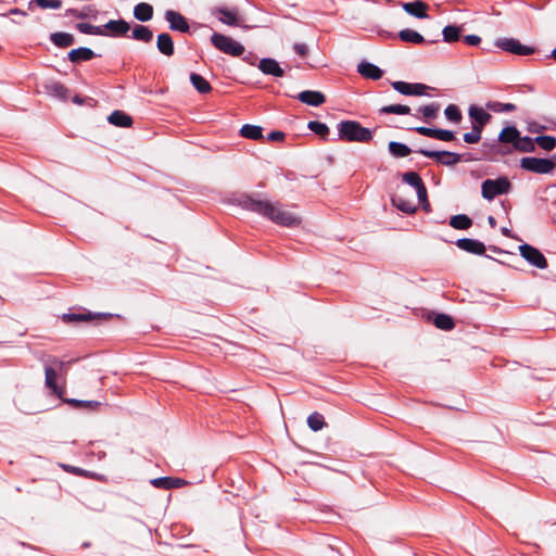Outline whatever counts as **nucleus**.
Wrapping results in <instances>:
<instances>
[{
    "mask_svg": "<svg viewBox=\"0 0 556 556\" xmlns=\"http://www.w3.org/2000/svg\"><path fill=\"white\" fill-rule=\"evenodd\" d=\"M238 204L242 208L266 217L282 227H295L301 223L299 216L285 210L279 203H271L250 194H242L238 199Z\"/></svg>",
    "mask_w": 556,
    "mask_h": 556,
    "instance_id": "1",
    "label": "nucleus"
},
{
    "mask_svg": "<svg viewBox=\"0 0 556 556\" xmlns=\"http://www.w3.org/2000/svg\"><path fill=\"white\" fill-rule=\"evenodd\" d=\"M337 128L340 140L365 143L372 139V131L356 121H341Z\"/></svg>",
    "mask_w": 556,
    "mask_h": 556,
    "instance_id": "2",
    "label": "nucleus"
},
{
    "mask_svg": "<svg viewBox=\"0 0 556 556\" xmlns=\"http://www.w3.org/2000/svg\"><path fill=\"white\" fill-rule=\"evenodd\" d=\"M520 167L533 174H551L556 167V157L525 156L520 160Z\"/></svg>",
    "mask_w": 556,
    "mask_h": 556,
    "instance_id": "3",
    "label": "nucleus"
},
{
    "mask_svg": "<svg viewBox=\"0 0 556 556\" xmlns=\"http://www.w3.org/2000/svg\"><path fill=\"white\" fill-rule=\"evenodd\" d=\"M211 42L217 50L231 56H240L244 53V47L240 42L219 33H213Z\"/></svg>",
    "mask_w": 556,
    "mask_h": 556,
    "instance_id": "4",
    "label": "nucleus"
},
{
    "mask_svg": "<svg viewBox=\"0 0 556 556\" xmlns=\"http://www.w3.org/2000/svg\"><path fill=\"white\" fill-rule=\"evenodd\" d=\"M510 188V181L504 176L496 179H485L481 185V194L485 200L491 201L497 195L507 193Z\"/></svg>",
    "mask_w": 556,
    "mask_h": 556,
    "instance_id": "5",
    "label": "nucleus"
},
{
    "mask_svg": "<svg viewBox=\"0 0 556 556\" xmlns=\"http://www.w3.org/2000/svg\"><path fill=\"white\" fill-rule=\"evenodd\" d=\"M494 45L503 51L517 55H530L534 52L533 47L525 46L515 38H498L495 40Z\"/></svg>",
    "mask_w": 556,
    "mask_h": 556,
    "instance_id": "6",
    "label": "nucleus"
},
{
    "mask_svg": "<svg viewBox=\"0 0 556 556\" xmlns=\"http://www.w3.org/2000/svg\"><path fill=\"white\" fill-rule=\"evenodd\" d=\"M519 252L520 255L532 266L540 269H545L547 267V261L539 249L528 243H523L519 245Z\"/></svg>",
    "mask_w": 556,
    "mask_h": 556,
    "instance_id": "7",
    "label": "nucleus"
},
{
    "mask_svg": "<svg viewBox=\"0 0 556 556\" xmlns=\"http://www.w3.org/2000/svg\"><path fill=\"white\" fill-rule=\"evenodd\" d=\"M410 129L421 136H426V137L445 141V142H448V141H452L455 139V132L453 130H448V129L430 128V127H426V126H418V127H414Z\"/></svg>",
    "mask_w": 556,
    "mask_h": 556,
    "instance_id": "8",
    "label": "nucleus"
},
{
    "mask_svg": "<svg viewBox=\"0 0 556 556\" xmlns=\"http://www.w3.org/2000/svg\"><path fill=\"white\" fill-rule=\"evenodd\" d=\"M165 20L169 24V29L180 33H189L190 26L185 16L174 10H167L164 14Z\"/></svg>",
    "mask_w": 556,
    "mask_h": 556,
    "instance_id": "9",
    "label": "nucleus"
},
{
    "mask_svg": "<svg viewBox=\"0 0 556 556\" xmlns=\"http://www.w3.org/2000/svg\"><path fill=\"white\" fill-rule=\"evenodd\" d=\"M455 244L463 251L475 254V255H483L485 252V245L483 242L471 239V238H460Z\"/></svg>",
    "mask_w": 556,
    "mask_h": 556,
    "instance_id": "10",
    "label": "nucleus"
},
{
    "mask_svg": "<svg viewBox=\"0 0 556 556\" xmlns=\"http://www.w3.org/2000/svg\"><path fill=\"white\" fill-rule=\"evenodd\" d=\"M257 66H258V70L264 75H269V76H274V77H282L285 75L283 68L273 58L261 59Z\"/></svg>",
    "mask_w": 556,
    "mask_h": 556,
    "instance_id": "11",
    "label": "nucleus"
},
{
    "mask_svg": "<svg viewBox=\"0 0 556 556\" xmlns=\"http://www.w3.org/2000/svg\"><path fill=\"white\" fill-rule=\"evenodd\" d=\"M402 8L407 14H409L416 18L424 20V18L429 17V15L427 14L428 4L422 0H415L413 2H404L402 4Z\"/></svg>",
    "mask_w": 556,
    "mask_h": 556,
    "instance_id": "12",
    "label": "nucleus"
},
{
    "mask_svg": "<svg viewBox=\"0 0 556 556\" xmlns=\"http://www.w3.org/2000/svg\"><path fill=\"white\" fill-rule=\"evenodd\" d=\"M298 100L311 106H319L326 102L323 92L316 90H304L298 94Z\"/></svg>",
    "mask_w": 556,
    "mask_h": 556,
    "instance_id": "13",
    "label": "nucleus"
},
{
    "mask_svg": "<svg viewBox=\"0 0 556 556\" xmlns=\"http://www.w3.org/2000/svg\"><path fill=\"white\" fill-rule=\"evenodd\" d=\"M150 482L154 488L163 490L178 489L187 484V481L184 479L173 477H159L152 479Z\"/></svg>",
    "mask_w": 556,
    "mask_h": 556,
    "instance_id": "14",
    "label": "nucleus"
},
{
    "mask_svg": "<svg viewBox=\"0 0 556 556\" xmlns=\"http://www.w3.org/2000/svg\"><path fill=\"white\" fill-rule=\"evenodd\" d=\"M357 72L365 78L378 80L382 77L383 71L374 63L362 61L357 65Z\"/></svg>",
    "mask_w": 556,
    "mask_h": 556,
    "instance_id": "15",
    "label": "nucleus"
},
{
    "mask_svg": "<svg viewBox=\"0 0 556 556\" xmlns=\"http://www.w3.org/2000/svg\"><path fill=\"white\" fill-rule=\"evenodd\" d=\"M519 129L515 125L505 126L498 134L497 142L503 144H510L515 149V144L519 139Z\"/></svg>",
    "mask_w": 556,
    "mask_h": 556,
    "instance_id": "16",
    "label": "nucleus"
},
{
    "mask_svg": "<svg viewBox=\"0 0 556 556\" xmlns=\"http://www.w3.org/2000/svg\"><path fill=\"white\" fill-rule=\"evenodd\" d=\"M104 31L109 30L112 37L124 36L130 29V25L123 18L119 20H110L105 25H103Z\"/></svg>",
    "mask_w": 556,
    "mask_h": 556,
    "instance_id": "17",
    "label": "nucleus"
},
{
    "mask_svg": "<svg viewBox=\"0 0 556 556\" xmlns=\"http://www.w3.org/2000/svg\"><path fill=\"white\" fill-rule=\"evenodd\" d=\"M156 48L165 56H172L175 52L174 41L169 34L161 33L156 38Z\"/></svg>",
    "mask_w": 556,
    "mask_h": 556,
    "instance_id": "18",
    "label": "nucleus"
},
{
    "mask_svg": "<svg viewBox=\"0 0 556 556\" xmlns=\"http://www.w3.org/2000/svg\"><path fill=\"white\" fill-rule=\"evenodd\" d=\"M468 115L471 119V123L482 126H485L492 118V115L488 113L483 108L475 104L469 106Z\"/></svg>",
    "mask_w": 556,
    "mask_h": 556,
    "instance_id": "19",
    "label": "nucleus"
},
{
    "mask_svg": "<svg viewBox=\"0 0 556 556\" xmlns=\"http://www.w3.org/2000/svg\"><path fill=\"white\" fill-rule=\"evenodd\" d=\"M111 314H92L90 312L87 313H66L62 315V320L67 324L80 323V321H90L96 317H110Z\"/></svg>",
    "mask_w": 556,
    "mask_h": 556,
    "instance_id": "20",
    "label": "nucleus"
},
{
    "mask_svg": "<svg viewBox=\"0 0 556 556\" xmlns=\"http://www.w3.org/2000/svg\"><path fill=\"white\" fill-rule=\"evenodd\" d=\"M212 14H219V21L228 26H237L238 25V16L236 10H229L224 7H215L212 9Z\"/></svg>",
    "mask_w": 556,
    "mask_h": 556,
    "instance_id": "21",
    "label": "nucleus"
},
{
    "mask_svg": "<svg viewBox=\"0 0 556 556\" xmlns=\"http://www.w3.org/2000/svg\"><path fill=\"white\" fill-rule=\"evenodd\" d=\"M96 56L92 49L87 47H79L68 52L67 59L72 63H79L81 61H89Z\"/></svg>",
    "mask_w": 556,
    "mask_h": 556,
    "instance_id": "22",
    "label": "nucleus"
},
{
    "mask_svg": "<svg viewBox=\"0 0 556 556\" xmlns=\"http://www.w3.org/2000/svg\"><path fill=\"white\" fill-rule=\"evenodd\" d=\"M46 92L59 100L65 101L68 98V89L59 81H49L45 85Z\"/></svg>",
    "mask_w": 556,
    "mask_h": 556,
    "instance_id": "23",
    "label": "nucleus"
},
{
    "mask_svg": "<svg viewBox=\"0 0 556 556\" xmlns=\"http://www.w3.org/2000/svg\"><path fill=\"white\" fill-rule=\"evenodd\" d=\"M108 122L117 127H130L132 118L124 111L116 110L108 116Z\"/></svg>",
    "mask_w": 556,
    "mask_h": 556,
    "instance_id": "24",
    "label": "nucleus"
},
{
    "mask_svg": "<svg viewBox=\"0 0 556 556\" xmlns=\"http://www.w3.org/2000/svg\"><path fill=\"white\" fill-rule=\"evenodd\" d=\"M134 16L139 22H149L153 17V7L147 2H140L134 8Z\"/></svg>",
    "mask_w": 556,
    "mask_h": 556,
    "instance_id": "25",
    "label": "nucleus"
},
{
    "mask_svg": "<svg viewBox=\"0 0 556 556\" xmlns=\"http://www.w3.org/2000/svg\"><path fill=\"white\" fill-rule=\"evenodd\" d=\"M50 41L58 48H67L74 43L75 38L70 33L56 31L50 35Z\"/></svg>",
    "mask_w": 556,
    "mask_h": 556,
    "instance_id": "26",
    "label": "nucleus"
},
{
    "mask_svg": "<svg viewBox=\"0 0 556 556\" xmlns=\"http://www.w3.org/2000/svg\"><path fill=\"white\" fill-rule=\"evenodd\" d=\"M131 38L148 43L153 39V33L148 26L137 24L132 28Z\"/></svg>",
    "mask_w": 556,
    "mask_h": 556,
    "instance_id": "27",
    "label": "nucleus"
},
{
    "mask_svg": "<svg viewBox=\"0 0 556 556\" xmlns=\"http://www.w3.org/2000/svg\"><path fill=\"white\" fill-rule=\"evenodd\" d=\"M462 31H463L462 25H455V24L446 25L442 29L443 41L451 43V42H455V41L459 40Z\"/></svg>",
    "mask_w": 556,
    "mask_h": 556,
    "instance_id": "28",
    "label": "nucleus"
},
{
    "mask_svg": "<svg viewBox=\"0 0 556 556\" xmlns=\"http://www.w3.org/2000/svg\"><path fill=\"white\" fill-rule=\"evenodd\" d=\"M399 38L404 42H410L415 45H421L426 42V39L421 34L410 28L400 30Z\"/></svg>",
    "mask_w": 556,
    "mask_h": 556,
    "instance_id": "29",
    "label": "nucleus"
},
{
    "mask_svg": "<svg viewBox=\"0 0 556 556\" xmlns=\"http://www.w3.org/2000/svg\"><path fill=\"white\" fill-rule=\"evenodd\" d=\"M515 151L523 152V153H531L535 151V138H531L529 136H521V132L519 134V139L517 140V143L515 144Z\"/></svg>",
    "mask_w": 556,
    "mask_h": 556,
    "instance_id": "30",
    "label": "nucleus"
},
{
    "mask_svg": "<svg viewBox=\"0 0 556 556\" xmlns=\"http://www.w3.org/2000/svg\"><path fill=\"white\" fill-rule=\"evenodd\" d=\"M46 386L52 391L53 394L61 396L62 391L56 384V370L52 367H45Z\"/></svg>",
    "mask_w": 556,
    "mask_h": 556,
    "instance_id": "31",
    "label": "nucleus"
},
{
    "mask_svg": "<svg viewBox=\"0 0 556 556\" xmlns=\"http://www.w3.org/2000/svg\"><path fill=\"white\" fill-rule=\"evenodd\" d=\"M240 135L244 138L258 140L263 138V128L257 125L244 124L240 128Z\"/></svg>",
    "mask_w": 556,
    "mask_h": 556,
    "instance_id": "32",
    "label": "nucleus"
},
{
    "mask_svg": "<svg viewBox=\"0 0 556 556\" xmlns=\"http://www.w3.org/2000/svg\"><path fill=\"white\" fill-rule=\"evenodd\" d=\"M472 225V219L466 214H457L451 217L450 226L457 230H466Z\"/></svg>",
    "mask_w": 556,
    "mask_h": 556,
    "instance_id": "33",
    "label": "nucleus"
},
{
    "mask_svg": "<svg viewBox=\"0 0 556 556\" xmlns=\"http://www.w3.org/2000/svg\"><path fill=\"white\" fill-rule=\"evenodd\" d=\"M190 81L195 90L200 93H207L212 90L210 83L200 74L191 73Z\"/></svg>",
    "mask_w": 556,
    "mask_h": 556,
    "instance_id": "34",
    "label": "nucleus"
},
{
    "mask_svg": "<svg viewBox=\"0 0 556 556\" xmlns=\"http://www.w3.org/2000/svg\"><path fill=\"white\" fill-rule=\"evenodd\" d=\"M388 148L389 152L395 157H406L412 153L408 146L397 141H390Z\"/></svg>",
    "mask_w": 556,
    "mask_h": 556,
    "instance_id": "35",
    "label": "nucleus"
},
{
    "mask_svg": "<svg viewBox=\"0 0 556 556\" xmlns=\"http://www.w3.org/2000/svg\"><path fill=\"white\" fill-rule=\"evenodd\" d=\"M433 324L437 328L445 331L452 330L455 327L453 318L444 313L437 314L433 319Z\"/></svg>",
    "mask_w": 556,
    "mask_h": 556,
    "instance_id": "36",
    "label": "nucleus"
},
{
    "mask_svg": "<svg viewBox=\"0 0 556 556\" xmlns=\"http://www.w3.org/2000/svg\"><path fill=\"white\" fill-rule=\"evenodd\" d=\"M76 28L86 35H97V36H108L109 34L104 31L103 26H96L89 23H78L76 24Z\"/></svg>",
    "mask_w": 556,
    "mask_h": 556,
    "instance_id": "37",
    "label": "nucleus"
},
{
    "mask_svg": "<svg viewBox=\"0 0 556 556\" xmlns=\"http://www.w3.org/2000/svg\"><path fill=\"white\" fill-rule=\"evenodd\" d=\"M392 204L397 210H400L401 212L406 213V214H412V213L416 212V205L413 202L406 201L399 195H394L392 198Z\"/></svg>",
    "mask_w": 556,
    "mask_h": 556,
    "instance_id": "38",
    "label": "nucleus"
},
{
    "mask_svg": "<svg viewBox=\"0 0 556 556\" xmlns=\"http://www.w3.org/2000/svg\"><path fill=\"white\" fill-rule=\"evenodd\" d=\"M380 114H397L406 115L410 113V108L404 104H390L384 105L379 110Z\"/></svg>",
    "mask_w": 556,
    "mask_h": 556,
    "instance_id": "39",
    "label": "nucleus"
},
{
    "mask_svg": "<svg viewBox=\"0 0 556 556\" xmlns=\"http://www.w3.org/2000/svg\"><path fill=\"white\" fill-rule=\"evenodd\" d=\"M486 108L495 113H510L517 109L514 103H502L497 101L488 102Z\"/></svg>",
    "mask_w": 556,
    "mask_h": 556,
    "instance_id": "40",
    "label": "nucleus"
},
{
    "mask_svg": "<svg viewBox=\"0 0 556 556\" xmlns=\"http://www.w3.org/2000/svg\"><path fill=\"white\" fill-rule=\"evenodd\" d=\"M535 144L544 151H553L556 148V138L549 135L535 137Z\"/></svg>",
    "mask_w": 556,
    "mask_h": 556,
    "instance_id": "41",
    "label": "nucleus"
},
{
    "mask_svg": "<svg viewBox=\"0 0 556 556\" xmlns=\"http://www.w3.org/2000/svg\"><path fill=\"white\" fill-rule=\"evenodd\" d=\"M307 426L314 432L319 431L325 426V418L321 414L314 412L307 417Z\"/></svg>",
    "mask_w": 556,
    "mask_h": 556,
    "instance_id": "42",
    "label": "nucleus"
},
{
    "mask_svg": "<svg viewBox=\"0 0 556 556\" xmlns=\"http://www.w3.org/2000/svg\"><path fill=\"white\" fill-rule=\"evenodd\" d=\"M445 117L455 124L459 123L462 121V112L459 108L455 104H450L444 110Z\"/></svg>",
    "mask_w": 556,
    "mask_h": 556,
    "instance_id": "43",
    "label": "nucleus"
},
{
    "mask_svg": "<svg viewBox=\"0 0 556 556\" xmlns=\"http://www.w3.org/2000/svg\"><path fill=\"white\" fill-rule=\"evenodd\" d=\"M439 111H440V104L437 102H432L428 105L419 108V112L427 119L435 118L438 116Z\"/></svg>",
    "mask_w": 556,
    "mask_h": 556,
    "instance_id": "44",
    "label": "nucleus"
},
{
    "mask_svg": "<svg viewBox=\"0 0 556 556\" xmlns=\"http://www.w3.org/2000/svg\"><path fill=\"white\" fill-rule=\"evenodd\" d=\"M402 180L414 189L424 182L420 175L413 170L404 173L402 175Z\"/></svg>",
    "mask_w": 556,
    "mask_h": 556,
    "instance_id": "45",
    "label": "nucleus"
},
{
    "mask_svg": "<svg viewBox=\"0 0 556 556\" xmlns=\"http://www.w3.org/2000/svg\"><path fill=\"white\" fill-rule=\"evenodd\" d=\"M307 128L316 135L325 138L329 134V128L325 123L318 121H309Z\"/></svg>",
    "mask_w": 556,
    "mask_h": 556,
    "instance_id": "46",
    "label": "nucleus"
},
{
    "mask_svg": "<svg viewBox=\"0 0 556 556\" xmlns=\"http://www.w3.org/2000/svg\"><path fill=\"white\" fill-rule=\"evenodd\" d=\"M66 402L75 407H86L88 409H96L101 405L98 401H84L77 399H68Z\"/></svg>",
    "mask_w": 556,
    "mask_h": 556,
    "instance_id": "47",
    "label": "nucleus"
},
{
    "mask_svg": "<svg viewBox=\"0 0 556 556\" xmlns=\"http://www.w3.org/2000/svg\"><path fill=\"white\" fill-rule=\"evenodd\" d=\"M415 190H416L418 201L422 204V208L425 211H429L430 204L428 201L427 188H426L425 184L421 182V185H419Z\"/></svg>",
    "mask_w": 556,
    "mask_h": 556,
    "instance_id": "48",
    "label": "nucleus"
},
{
    "mask_svg": "<svg viewBox=\"0 0 556 556\" xmlns=\"http://www.w3.org/2000/svg\"><path fill=\"white\" fill-rule=\"evenodd\" d=\"M491 149L502 156L508 155L514 151L513 146L500 143L497 140L491 144Z\"/></svg>",
    "mask_w": 556,
    "mask_h": 556,
    "instance_id": "49",
    "label": "nucleus"
},
{
    "mask_svg": "<svg viewBox=\"0 0 556 556\" xmlns=\"http://www.w3.org/2000/svg\"><path fill=\"white\" fill-rule=\"evenodd\" d=\"M462 161V155L456 152L445 151V155L443 161H441L442 165L453 166Z\"/></svg>",
    "mask_w": 556,
    "mask_h": 556,
    "instance_id": "50",
    "label": "nucleus"
},
{
    "mask_svg": "<svg viewBox=\"0 0 556 556\" xmlns=\"http://www.w3.org/2000/svg\"><path fill=\"white\" fill-rule=\"evenodd\" d=\"M392 87L395 91H397L399 93H401L403 96H410V90H412L410 83L397 80V81L392 83Z\"/></svg>",
    "mask_w": 556,
    "mask_h": 556,
    "instance_id": "51",
    "label": "nucleus"
},
{
    "mask_svg": "<svg viewBox=\"0 0 556 556\" xmlns=\"http://www.w3.org/2000/svg\"><path fill=\"white\" fill-rule=\"evenodd\" d=\"M416 152L422 154L424 156L434 159L440 164H441V161H443V157L445 155V151H433V150H428V149H419V150H416Z\"/></svg>",
    "mask_w": 556,
    "mask_h": 556,
    "instance_id": "52",
    "label": "nucleus"
},
{
    "mask_svg": "<svg viewBox=\"0 0 556 556\" xmlns=\"http://www.w3.org/2000/svg\"><path fill=\"white\" fill-rule=\"evenodd\" d=\"M36 7L40 9H52L58 10L62 7L61 0H35Z\"/></svg>",
    "mask_w": 556,
    "mask_h": 556,
    "instance_id": "53",
    "label": "nucleus"
},
{
    "mask_svg": "<svg viewBox=\"0 0 556 556\" xmlns=\"http://www.w3.org/2000/svg\"><path fill=\"white\" fill-rule=\"evenodd\" d=\"M429 88V86L421 83L412 84L410 96H425L426 90Z\"/></svg>",
    "mask_w": 556,
    "mask_h": 556,
    "instance_id": "54",
    "label": "nucleus"
},
{
    "mask_svg": "<svg viewBox=\"0 0 556 556\" xmlns=\"http://www.w3.org/2000/svg\"><path fill=\"white\" fill-rule=\"evenodd\" d=\"M64 16L68 17V16H73V17H76V18H80V20H84V18H87L89 16V13L86 12L85 10H76V9H67L64 13Z\"/></svg>",
    "mask_w": 556,
    "mask_h": 556,
    "instance_id": "55",
    "label": "nucleus"
},
{
    "mask_svg": "<svg viewBox=\"0 0 556 556\" xmlns=\"http://www.w3.org/2000/svg\"><path fill=\"white\" fill-rule=\"evenodd\" d=\"M286 137V134L280 130H274L267 135L268 141H281Z\"/></svg>",
    "mask_w": 556,
    "mask_h": 556,
    "instance_id": "56",
    "label": "nucleus"
},
{
    "mask_svg": "<svg viewBox=\"0 0 556 556\" xmlns=\"http://www.w3.org/2000/svg\"><path fill=\"white\" fill-rule=\"evenodd\" d=\"M464 41L469 46H478L481 42V38L478 35H467L464 37Z\"/></svg>",
    "mask_w": 556,
    "mask_h": 556,
    "instance_id": "57",
    "label": "nucleus"
},
{
    "mask_svg": "<svg viewBox=\"0 0 556 556\" xmlns=\"http://www.w3.org/2000/svg\"><path fill=\"white\" fill-rule=\"evenodd\" d=\"M293 50L296 54L304 58L307 54V47L305 43H294Z\"/></svg>",
    "mask_w": 556,
    "mask_h": 556,
    "instance_id": "58",
    "label": "nucleus"
},
{
    "mask_svg": "<svg viewBox=\"0 0 556 556\" xmlns=\"http://www.w3.org/2000/svg\"><path fill=\"white\" fill-rule=\"evenodd\" d=\"M463 139L466 143H470V144L477 143L480 141V139L477 136H475L471 131L464 134Z\"/></svg>",
    "mask_w": 556,
    "mask_h": 556,
    "instance_id": "59",
    "label": "nucleus"
},
{
    "mask_svg": "<svg viewBox=\"0 0 556 556\" xmlns=\"http://www.w3.org/2000/svg\"><path fill=\"white\" fill-rule=\"evenodd\" d=\"M471 132L477 136L479 139H481L483 127L482 125L473 124L471 123Z\"/></svg>",
    "mask_w": 556,
    "mask_h": 556,
    "instance_id": "60",
    "label": "nucleus"
},
{
    "mask_svg": "<svg viewBox=\"0 0 556 556\" xmlns=\"http://www.w3.org/2000/svg\"><path fill=\"white\" fill-rule=\"evenodd\" d=\"M8 14H10V15H22V16H26L27 15V13L25 11H23L22 9H18V8L10 9L7 14H3V16H7Z\"/></svg>",
    "mask_w": 556,
    "mask_h": 556,
    "instance_id": "61",
    "label": "nucleus"
},
{
    "mask_svg": "<svg viewBox=\"0 0 556 556\" xmlns=\"http://www.w3.org/2000/svg\"><path fill=\"white\" fill-rule=\"evenodd\" d=\"M243 61L249 63L250 65L255 64V55L252 52H249L248 54L243 55Z\"/></svg>",
    "mask_w": 556,
    "mask_h": 556,
    "instance_id": "62",
    "label": "nucleus"
},
{
    "mask_svg": "<svg viewBox=\"0 0 556 556\" xmlns=\"http://www.w3.org/2000/svg\"><path fill=\"white\" fill-rule=\"evenodd\" d=\"M501 232H502V235H503V236H505V237H508V238H511V237H513V236H511V230H510V229H508V228H506V227H503V228L501 229Z\"/></svg>",
    "mask_w": 556,
    "mask_h": 556,
    "instance_id": "63",
    "label": "nucleus"
},
{
    "mask_svg": "<svg viewBox=\"0 0 556 556\" xmlns=\"http://www.w3.org/2000/svg\"><path fill=\"white\" fill-rule=\"evenodd\" d=\"M488 223H489V225H490L491 227H495V226H496V219H495V217H493V216H489V217H488Z\"/></svg>",
    "mask_w": 556,
    "mask_h": 556,
    "instance_id": "64",
    "label": "nucleus"
}]
</instances>
